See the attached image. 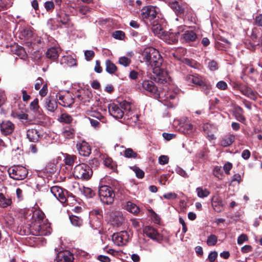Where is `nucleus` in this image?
<instances>
[{"instance_id":"1","label":"nucleus","mask_w":262,"mask_h":262,"mask_svg":"<svg viewBox=\"0 0 262 262\" xmlns=\"http://www.w3.org/2000/svg\"><path fill=\"white\" fill-rule=\"evenodd\" d=\"M166 83L162 91H159L157 86L151 80H144L142 82L143 88L149 92L156 98L158 99L159 101L163 103L168 107H175L178 103V97L176 92L172 91V86L167 87Z\"/></svg>"},{"instance_id":"2","label":"nucleus","mask_w":262,"mask_h":262,"mask_svg":"<svg viewBox=\"0 0 262 262\" xmlns=\"http://www.w3.org/2000/svg\"><path fill=\"white\" fill-rule=\"evenodd\" d=\"M152 58L148 65L152 68L155 81L159 83H166L170 77L168 73L161 68L163 59L159 51L156 49H151Z\"/></svg>"},{"instance_id":"3","label":"nucleus","mask_w":262,"mask_h":262,"mask_svg":"<svg viewBox=\"0 0 262 262\" xmlns=\"http://www.w3.org/2000/svg\"><path fill=\"white\" fill-rule=\"evenodd\" d=\"M30 233L34 235L46 236L51 233L50 224L45 220L44 222H33L30 225Z\"/></svg>"},{"instance_id":"4","label":"nucleus","mask_w":262,"mask_h":262,"mask_svg":"<svg viewBox=\"0 0 262 262\" xmlns=\"http://www.w3.org/2000/svg\"><path fill=\"white\" fill-rule=\"evenodd\" d=\"M93 174V171L90 167L85 164L77 165L74 169V177L78 179L88 180Z\"/></svg>"},{"instance_id":"5","label":"nucleus","mask_w":262,"mask_h":262,"mask_svg":"<svg viewBox=\"0 0 262 262\" xmlns=\"http://www.w3.org/2000/svg\"><path fill=\"white\" fill-rule=\"evenodd\" d=\"M99 195L101 201L106 204H111L114 202L115 194L113 189L108 186H101L99 188Z\"/></svg>"},{"instance_id":"6","label":"nucleus","mask_w":262,"mask_h":262,"mask_svg":"<svg viewBox=\"0 0 262 262\" xmlns=\"http://www.w3.org/2000/svg\"><path fill=\"white\" fill-rule=\"evenodd\" d=\"M50 192L58 201L62 204L67 203L68 204V199L70 196L72 195V194L70 195L66 189L58 186L51 187Z\"/></svg>"},{"instance_id":"7","label":"nucleus","mask_w":262,"mask_h":262,"mask_svg":"<svg viewBox=\"0 0 262 262\" xmlns=\"http://www.w3.org/2000/svg\"><path fill=\"white\" fill-rule=\"evenodd\" d=\"M10 177L15 180H24L28 175V170L24 166L14 165L8 169Z\"/></svg>"},{"instance_id":"8","label":"nucleus","mask_w":262,"mask_h":262,"mask_svg":"<svg viewBox=\"0 0 262 262\" xmlns=\"http://www.w3.org/2000/svg\"><path fill=\"white\" fill-rule=\"evenodd\" d=\"M158 8L152 6H147L142 9V17L146 23L150 24L154 22L157 19H156Z\"/></svg>"},{"instance_id":"9","label":"nucleus","mask_w":262,"mask_h":262,"mask_svg":"<svg viewBox=\"0 0 262 262\" xmlns=\"http://www.w3.org/2000/svg\"><path fill=\"white\" fill-rule=\"evenodd\" d=\"M129 235L125 231L114 233L112 235V240L115 244L118 246L125 245L128 241Z\"/></svg>"},{"instance_id":"10","label":"nucleus","mask_w":262,"mask_h":262,"mask_svg":"<svg viewBox=\"0 0 262 262\" xmlns=\"http://www.w3.org/2000/svg\"><path fill=\"white\" fill-rule=\"evenodd\" d=\"M76 97L79 101L84 105H86L87 103L90 102L92 98V93L89 89L82 90L77 91Z\"/></svg>"},{"instance_id":"11","label":"nucleus","mask_w":262,"mask_h":262,"mask_svg":"<svg viewBox=\"0 0 262 262\" xmlns=\"http://www.w3.org/2000/svg\"><path fill=\"white\" fill-rule=\"evenodd\" d=\"M56 97L58 98L59 104L63 107H71L74 103V100L71 94L68 93L64 95L58 94Z\"/></svg>"},{"instance_id":"12","label":"nucleus","mask_w":262,"mask_h":262,"mask_svg":"<svg viewBox=\"0 0 262 262\" xmlns=\"http://www.w3.org/2000/svg\"><path fill=\"white\" fill-rule=\"evenodd\" d=\"M108 110L110 114L115 118L120 119L124 116V112L118 104L115 103L108 104Z\"/></svg>"},{"instance_id":"13","label":"nucleus","mask_w":262,"mask_h":262,"mask_svg":"<svg viewBox=\"0 0 262 262\" xmlns=\"http://www.w3.org/2000/svg\"><path fill=\"white\" fill-rule=\"evenodd\" d=\"M76 147L79 154L81 156L88 157L91 153L90 146L84 141L78 142L76 144Z\"/></svg>"},{"instance_id":"14","label":"nucleus","mask_w":262,"mask_h":262,"mask_svg":"<svg viewBox=\"0 0 262 262\" xmlns=\"http://www.w3.org/2000/svg\"><path fill=\"white\" fill-rule=\"evenodd\" d=\"M143 232L147 236L153 240L160 241L162 239V236L161 234H159L155 228L151 227H145L144 228Z\"/></svg>"},{"instance_id":"15","label":"nucleus","mask_w":262,"mask_h":262,"mask_svg":"<svg viewBox=\"0 0 262 262\" xmlns=\"http://www.w3.org/2000/svg\"><path fill=\"white\" fill-rule=\"evenodd\" d=\"M0 127L2 133L6 136L13 133L14 125L10 121H4L1 124Z\"/></svg>"},{"instance_id":"16","label":"nucleus","mask_w":262,"mask_h":262,"mask_svg":"<svg viewBox=\"0 0 262 262\" xmlns=\"http://www.w3.org/2000/svg\"><path fill=\"white\" fill-rule=\"evenodd\" d=\"M124 221V217L121 212H115L111 216L110 222L114 227L120 226Z\"/></svg>"},{"instance_id":"17","label":"nucleus","mask_w":262,"mask_h":262,"mask_svg":"<svg viewBox=\"0 0 262 262\" xmlns=\"http://www.w3.org/2000/svg\"><path fill=\"white\" fill-rule=\"evenodd\" d=\"M73 259L72 254L69 251L60 252L56 256L57 262H72Z\"/></svg>"},{"instance_id":"18","label":"nucleus","mask_w":262,"mask_h":262,"mask_svg":"<svg viewBox=\"0 0 262 262\" xmlns=\"http://www.w3.org/2000/svg\"><path fill=\"white\" fill-rule=\"evenodd\" d=\"M26 135L29 141L32 142H36L41 138L39 131L35 128L28 129Z\"/></svg>"},{"instance_id":"19","label":"nucleus","mask_w":262,"mask_h":262,"mask_svg":"<svg viewBox=\"0 0 262 262\" xmlns=\"http://www.w3.org/2000/svg\"><path fill=\"white\" fill-rule=\"evenodd\" d=\"M178 38L179 37L177 34L165 31L161 39L167 43L171 44L177 42L178 41Z\"/></svg>"},{"instance_id":"20","label":"nucleus","mask_w":262,"mask_h":262,"mask_svg":"<svg viewBox=\"0 0 262 262\" xmlns=\"http://www.w3.org/2000/svg\"><path fill=\"white\" fill-rule=\"evenodd\" d=\"M186 79L189 84L192 83L193 84L200 86L202 85L204 79L198 75H188Z\"/></svg>"},{"instance_id":"21","label":"nucleus","mask_w":262,"mask_h":262,"mask_svg":"<svg viewBox=\"0 0 262 262\" xmlns=\"http://www.w3.org/2000/svg\"><path fill=\"white\" fill-rule=\"evenodd\" d=\"M45 107L48 111L54 112L57 107V104L54 98L51 97H47L45 99Z\"/></svg>"},{"instance_id":"22","label":"nucleus","mask_w":262,"mask_h":262,"mask_svg":"<svg viewBox=\"0 0 262 262\" xmlns=\"http://www.w3.org/2000/svg\"><path fill=\"white\" fill-rule=\"evenodd\" d=\"M150 25H152L151 29L152 32L155 35L161 39L165 31L158 24L157 20L150 23Z\"/></svg>"},{"instance_id":"23","label":"nucleus","mask_w":262,"mask_h":262,"mask_svg":"<svg viewBox=\"0 0 262 262\" xmlns=\"http://www.w3.org/2000/svg\"><path fill=\"white\" fill-rule=\"evenodd\" d=\"M241 93L253 100L257 99L256 94L252 89L247 86H243L240 89Z\"/></svg>"},{"instance_id":"24","label":"nucleus","mask_w":262,"mask_h":262,"mask_svg":"<svg viewBox=\"0 0 262 262\" xmlns=\"http://www.w3.org/2000/svg\"><path fill=\"white\" fill-rule=\"evenodd\" d=\"M182 37L184 41L191 42L194 41L196 40L197 36L193 31L187 30L182 35Z\"/></svg>"},{"instance_id":"25","label":"nucleus","mask_w":262,"mask_h":262,"mask_svg":"<svg viewBox=\"0 0 262 262\" xmlns=\"http://www.w3.org/2000/svg\"><path fill=\"white\" fill-rule=\"evenodd\" d=\"M59 50L56 48H51L47 50L46 56L52 60H55L57 59L59 56Z\"/></svg>"},{"instance_id":"26","label":"nucleus","mask_w":262,"mask_h":262,"mask_svg":"<svg viewBox=\"0 0 262 262\" xmlns=\"http://www.w3.org/2000/svg\"><path fill=\"white\" fill-rule=\"evenodd\" d=\"M170 7L177 15L184 13L185 9L184 5H180L178 2L170 3Z\"/></svg>"},{"instance_id":"27","label":"nucleus","mask_w":262,"mask_h":262,"mask_svg":"<svg viewBox=\"0 0 262 262\" xmlns=\"http://www.w3.org/2000/svg\"><path fill=\"white\" fill-rule=\"evenodd\" d=\"M124 207L128 211L136 215L138 214L140 212L139 207L136 204L130 201L126 203Z\"/></svg>"},{"instance_id":"28","label":"nucleus","mask_w":262,"mask_h":262,"mask_svg":"<svg viewBox=\"0 0 262 262\" xmlns=\"http://www.w3.org/2000/svg\"><path fill=\"white\" fill-rule=\"evenodd\" d=\"M151 49H155L154 48L149 47L145 49L142 54L143 59L144 61L146 62L147 64H149L150 61H151L152 55Z\"/></svg>"},{"instance_id":"29","label":"nucleus","mask_w":262,"mask_h":262,"mask_svg":"<svg viewBox=\"0 0 262 262\" xmlns=\"http://www.w3.org/2000/svg\"><path fill=\"white\" fill-rule=\"evenodd\" d=\"M86 113L88 115L96 118L99 120L103 118V115L95 107H91L88 109Z\"/></svg>"},{"instance_id":"30","label":"nucleus","mask_w":262,"mask_h":262,"mask_svg":"<svg viewBox=\"0 0 262 262\" xmlns=\"http://www.w3.org/2000/svg\"><path fill=\"white\" fill-rule=\"evenodd\" d=\"M120 105L121 109H123L125 112H126V114L125 115V119L126 118L127 119H128L129 115L127 114L130 113L132 112L133 105L130 102L124 101L120 104Z\"/></svg>"},{"instance_id":"31","label":"nucleus","mask_w":262,"mask_h":262,"mask_svg":"<svg viewBox=\"0 0 262 262\" xmlns=\"http://www.w3.org/2000/svg\"><path fill=\"white\" fill-rule=\"evenodd\" d=\"M75 130L70 126L64 127L62 131V135L66 139L73 138L75 136Z\"/></svg>"},{"instance_id":"32","label":"nucleus","mask_w":262,"mask_h":262,"mask_svg":"<svg viewBox=\"0 0 262 262\" xmlns=\"http://www.w3.org/2000/svg\"><path fill=\"white\" fill-rule=\"evenodd\" d=\"M235 136L233 135H228L225 136L221 141V145L223 147H227L234 141Z\"/></svg>"},{"instance_id":"33","label":"nucleus","mask_w":262,"mask_h":262,"mask_svg":"<svg viewBox=\"0 0 262 262\" xmlns=\"http://www.w3.org/2000/svg\"><path fill=\"white\" fill-rule=\"evenodd\" d=\"M33 219L34 220V222L41 223L45 221V214L40 210H36L34 211L33 214Z\"/></svg>"},{"instance_id":"34","label":"nucleus","mask_w":262,"mask_h":262,"mask_svg":"<svg viewBox=\"0 0 262 262\" xmlns=\"http://www.w3.org/2000/svg\"><path fill=\"white\" fill-rule=\"evenodd\" d=\"M12 204L11 199L6 197L3 193L0 192V206L6 208Z\"/></svg>"},{"instance_id":"35","label":"nucleus","mask_w":262,"mask_h":262,"mask_svg":"<svg viewBox=\"0 0 262 262\" xmlns=\"http://www.w3.org/2000/svg\"><path fill=\"white\" fill-rule=\"evenodd\" d=\"M20 36L21 39H29L32 35V31L28 28H23L19 30Z\"/></svg>"},{"instance_id":"36","label":"nucleus","mask_w":262,"mask_h":262,"mask_svg":"<svg viewBox=\"0 0 262 262\" xmlns=\"http://www.w3.org/2000/svg\"><path fill=\"white\" fill-rule=\"evenodd\" d=\"M106 71L110 74H114L117 71V68L110 60L105 61Z\"/></svg>"},{"instance_id":"37","label":"nucleus","mask_w":262,"mask_h":262,"mask_svg":"<svg viewBox=\"0 0 262 262\" xmlns=\"http://www.w3.org/2000/svg\"><path fill=\"white\" fill-rule=\"evenodd\" d=\"M76 159V156L75 155H71L66 154L64 158V164L69 166H72Z\"/></svg>"},{"instance_id":"38","label":"nucleus","mask_w":262,"mask_h":262,"mask_svg":"<svg viewBox=\"0 0 262 262\" xmlns=\"http://www.w3.org/2000/svg\"><path fill=\"white\" fill-rule=\"evenodd\" d=\"M196 191L198 196L201 198L207 197L210 194V192L208 189H204L201 187H198L196 189Z\"/></svg>"},{"instance_id":"39","label":"nucleus","mask_w":262,"mask_h":262,"mask_svg":"<svg viewBox=\"0 0 262 262\" xmlns=\"http://www.w3.org/2000/svg\"><path fill=\"white\" fill-rule=\"evenodd\" d=\"M243 111L242 108L240 107H237L235 108L234 112V115L236 119L242 122H243L245 121V118L243 115Z\"/></svg>"},{"instance_id":"40","label":"nucleus","mask_w":262,"mask_h":262,"mask_svg":"<svg viewBox=\"0 0 262 262\" xmlns=\"http://www.w3.org/2000/svg\"><path fill=\"white\" fill-rule=\"evenodd\" d=\"M58 120L60 122L64 123H70L73 121V118L70 115L67 113H62L60 115Z\"/></svg>"},{"instance_id":"41","label":"nucleus","mask_w":262,"mask_h":262,"mask_svg":"<svg viewBox=\"0 0 262 262\" xmlns=\"http://www.w3.org/2000/svg\"><path fill=\"white\" fill-rule=\"evenodd\" d=\"M39 101L37 98H35L30 104V108L34 113H38L40 114V107L39 105Z\"/></svg>"},{"instance_id":"42","label":"nucleus","mask_w":262,"mask_h":262,"mask_svg":"<svg viewBox=\"0 0 262 262\" xmlns=\"http://www.w3.org/2000/svg\"><path fill=\"white\" fill-rule=\"evenodd\" d=\"M58 21L62 25H66L68 24L70 21V17L64 13H61L58 16Z\"/></svg>"},{"instance_id":"43","label":"nucleus","mask_w":262,"mask_h":262,"mask_svg":"<svg viewBox=\"0 0 262 262\" xmlns=\"http://www.w3.org/2000/svg\"><path fill=\"white\" fill-rule=\"evenodd\" d=\"M82 193L88 198H92L95 195L94 191L90 188L83 187L81 189Z\"/></svg>"},{"instance_id":"44","label":"nucleus","mask_w":262,"mask_h":262,"mask_svg":"<svg viewBox=\"0 0 262 262\" xmlns=\"http://www.w3.org/2000/svg\"><path fill=\"white\" fill-rule=\"evenodd\" d=\"M181 130L184 134H190L193 130V125L191 123H185L181 127Z\"/></svg>"},{"instance_id":"45","label":"nucleus","mask_w":262,"mask_h":262,"mask_svg":"<svg viewBox=\"0 0 262 262\" xmlns=\"http://www.w3.org/2000/svg\"><path fill=\"white\" fill-rule=\"evenodd\" d=\"M124 155L127 158H136L138 155L132 148H129L125 149Z\"/></svg>"},{"instance_id":"46","label":"nucleus","mask_w":262,"mask_h":262,"mask_svg":"<svg viewBox=\"0 0 262 262\" xmlns=\"http://www.w3.org/2000/svg\"><path fill=\"white\" fill-rule=\"evenodd\" d=\"M71 223L75 226H80L82 224V220L77 216L71 215L70 216Z\"/></svg>"},{"instance_id":"47","label":"nucleus","mask_w":262,"mask_h":262,"mask_svg":"<svg viewBox=\"0 0 262 262\" xmlns=\"http://www.w3.org/2000/svg\"><path fill=\"white\" fill-rule=\"evenodd\" d=\"M67 62L68 66L71 67L75 64V60L71 57L64 56L61 59V63Z\"/></svg>"},{"instance_id":"48","label":"nucleus","mask_w":262,"mask_h":262,"mask_svg":"<svg viewBox=\"0 0 262 262\" xmlns=\"http://www.w3.org/2000/svg\"><path fill=\"white\" fill-rule=\"evenodd\" d=\"M136 173V176L138 178L142 179L144 176V172L137 166H133L130 167Z\"/></svg>"},{"instance_id":"49","label":"nucleus","mask_w":262,"mask_h":262,"mask_svg":"<svg viewBox=\"0 0 262 262\" xmlns=\"http://www.w3.org/2000/svg\"><path fill=\"white\" fill-rule=\"evenodd\" d=\"M217 241V237L214 234L209 235L207 240V244L208 246H214L216 244Z\"/></svg>"},{"instance_id":"50","label":"nucleus","mask_w":262,"mask_h":262,"mask_svg":"<svg viewBox=\"0 0 262 262\" xmlns=\"http://www.w3.org/2000/svg\"><path fill=\"white\" fill-rule=\"evenodd\" d=\"M202 91L206 94L208 95L210 92L211 86L209 84L207 83L205 80L203 81L202 85L200 86Z\"/></svg>"},{"instance_id":"51","label":"nucleus","mask_w":262,"mask_h":262,"mask_svg":"<svg viewBox=\"0 0 262 262\" xmlns=\"http://www.w3.org/2000/svg\"><path fill=\"white\" fill-rule=\"evenodd\" d=\"M130 59L126 57L123 56L119 58V62L124 67L128 66L130 63Z\"/></svg>"},{"instance_id":"52","label":"nucleus","mask_w":262,"mask_h":262,"mask_svg":"<svg viewBox=\"0 0 262 262\" xmlns=\"http://www.w3.org/2000/svg\"><path fill=\"white\" fill-rule=\"evenodd\" d=\"M104 164L105 166L109 167L110 168H113L114 167V164L113 162L112 159L108 157H104L103 160Z\"/></svg>"},{"instance_id":"53","label":"nucleus","mask_w":262,"mask_h":262,"mask_svg":"<svg viewBox=\"0 0 262 262\" xmlns=\"http://www.w3.org/2000/svg\"><path fill=\"white\" fill-rule=\"evenodd\" d=\"M44 7L47 11H53L55 5L52 1H47L44 3Z\"/></svg>"},{"instance_id":"54","label":"nucleus","mask_w":262,"mask_h":262,"mask_svg":"<svg viewBox=\"0 0 262 262\" xmlns=\"http://www.w3.org/2000/svg\"><path fill=\"white\" fill-rule=\"evenodd\" d=\"M214 175L219 179H221L223 176L221 167L216 166L214 168Z\"/></svg>"},{"instance_id":"55","label":"nucleus","mask_w":262,"mask_h":262,"mask_svg":"<svg viewBox=\"0 0 262 262\" xmlns=\"http://www.w3.org/2000/svg\"><path fill=\"white\" fill-rule=\"evenodd\" d=\"M208 67L211 71H215L218 69L217 63L214 60H210L208 62Z\"/></svg>"},{"instance_id":"56","label":"nucleus","mask_w":262,"mask_h":262,"mask_svg":"<svg viewBox=\"0 0 262 262\" xmlns=\"http://www.w3.org/2000/svg\"><path fill=\"white\" fill-rule=\"evenodd\" d=\"M90 11V8L86 6H82L79 8V13L82 15H86Z\"/></svg>"},{"instance_id":"57","label":"nucleus","mask_w":262,"mask_h":262,"mask_svg":"<svg viewBox=\"0 0 262 262\" xmlns=\"http://www.w3.org/2000/svg\"><path fill=\"white\" fill-rule=\"evenodd\" d=\"M113 37L118 39H123L125 36L124 33L122 31H116L113 35Z\"/></svg>"},{"instance_id":"58","label":"nucleus","mask_w":262,"mask_h":262,"mask_svg":"<svg viewBox=\"0 0 262 262\" xmlns=\"http://www.w3.org/2000/svg\"><path fill=\"white\" fill-rule=\"evenodd\" d=\"M248 240V236L246 234H242L237 238V244L238 245H242L245 242Z\"/></svg>"},{"instance_id":"59","label":"nucleus","mask_w":262,"mask_h":262,"mask_svg":"<svg viewBox=\"0 0 262 262\" xmlns=\"http://www.w3.org/2000/svg\"><path fill=\"white\" fill-rule=\"evenodd\" d=\"M84 55L86 60H91L95 55V53L92 50H86L84 52Z\"/></svg>"},{"instance_id":"60","label":"nucleus","mask_w":262,"mask_h":262,"mask_svg":"<svg viewBox=\"0 0 262 262\" xmlns=\"http://www.w3.org/2000/svg\"><path fill=\"white\" fill-rule=\"evenodd\" d=\"M169 161V158L167 156H161L159 158V163L161 165H164L167 164Z\"/></svg>"},{"instance_id":"61","label":"nucleus","mask_w":262,"mask_h":262,"mask_svg":"<svg viewBox=\"0 0 262 262\" xmlns=\"http://www.w3.org/2000/svg\"><path fill=\"white\" fill-rule=\"evenodd\" d=\"M163 197L167 200H174L177 198V194L174 192H168L164 194Z\"/></svg>"},{"instance_id":"62","label":"nucleus","mask_w":262,"mask_h":262,"mask_svg":"<svg viewBox=\"0 0 262 262\" xmlns=\"http://www.w3.org/2000/svg\"><path fill=\"white\" fill-rule=\"evenodd\" d=\"M232 167V164L231 163L227 162L224 164L223 169L226 174H229L230 173V170L231 169Z\"/></svg>"},{"instance_id":"63","label":"nucleus","mask_w":262,"mask_h":262,"mask_svg":"<svg viewBox=\"0 0 262 262\" xmlns=\"http://www.w3.org/2000/svg\"><path fill=\"white\" fill-rule=\"evenodd\" d=\"M216 87L220 90H225L227 88V83L224 81H220L216 84Z\"/></svg>"},{"instance_id":"64","label":"nucleus","mask_w":262,"mask_h":262,"mask_svg":"<svg viewBox=\"0 0 262 262\" xmlns=\"http://www.w3.org/2000/svg\"><path fill=\"white\" fill-rule=\"evenodd\" d=\"M254 21L256 25L262 27V14L257 15L254 18Z\"/></svg>"}]
</instances>
